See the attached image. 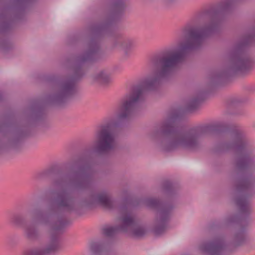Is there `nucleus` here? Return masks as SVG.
I'll use <instances>...</instances> for the list:
<instances>
[{"instance_id": "nucleus-8", "label": "nucleus", "mask_w": 255, "mask_h": 255, "mask_svg": "<svg viewBox=\"0 0 255 255\" xmlns=\"http://www.w3.org/2000/svg\"><path fill=\"white\" fill-rule=\"evenodd\" d=\"M27 8V0H10L0 10V50L4 51L10 47L4 33L24 19Z\"/></svg>"}, {"instance_id": "nucleus-20", "label": "nucleus", "mask_w": 255, "mask_h": 255, "mask_svg": "<svg viewBox=\"0 0 255 255\" xmlns=\"http://www.w3.org/2000/svg\"><path fill=\"white\" fill-rule=\"evenodd\" d=\"M115 8L118 10H123L124 8L123 0H115Z\"/></svg>"}, {"instance_id": "nucleus-14", "label": "nucleus", "mask_w": 255, "mask_h": 255, "mask_svg": "<svg viewBox=\"0 0 255 255\" xmlns=\"http://www.w3.org/2000/svg\"><path fill=\"white\" fill-rule=\"evenodd\" d=\"M91 249L95 255H107L106 247L102 244L94 243L91 245Z\"/></svg>"}, {"instance_id": "nucleus-7", "label": "nucleus", "mask_w": 255, "mask_h": 255, "mask_svg": "<svg viewBox=\"0 0 255 255\" xmlns=\"http://www.w3.org/2000/svg\"><path fill=\"white\" fill-rule=\"evenodd\" d=\"M32 214L35 220L49 226L55 234L51 235L48 242L33 249L24 250L22 255H48L54 252L59 247L57 233L66 226L67 222L63 218H59L55 212L45 213L40 209H35Z\"/></svg>"}, {"instance_id": "nucleus-10", "label": "nucleus", "mask_w": 255, "mask_h": 255, "mask_svg": "<svg viewBox=\"0 0 255 255\" xmlns=\"http://www.w3.org/2000/svg\"><path fill=\"white\" fill-rule=\"evenodd\" d=\"M124 210H126V214L121 218V226L119 229L122 232L128 233L135 238L143 236L147 231L145 227L139 224L128 207L122 209V211Z\"/></svg>"}, {"instance_id": "nucleus-4", "label": "nucleus", "mask_w": 255, "mask_h": 255, "mask_svg": "<svg viewBox=\"0 0 255 255\" xmlns=\"http://www.w3.org/2000/svg\"><path fill=\"white\" fill-rule=\"evenodd\" d=\"M92 174V169L87 163H75L69 173L60 175L54 179L52 183L54 189L50 190L49 193L57 196L55 212L58 210L65 211L76 210L77 204L75 200L66 187L70 185L79 188L88 186L91 181Z\"/></svg>"}, {"instance_id": "nucleus-18", "label": "nucleus", "mask_w": 255, "mask_h": 255, "mask_svg": "<svg viewBox=\"0 0 255 255\" xmlns=\"http://www.w3.org/2000/svg\"><path fill=\"white\" fill-rule=\"evenodd\" d=\"M133 41L131 39H128L124 40L122 42V47L125 50L127 51L132 46Z\"/></svg>"}, {"instance_id": "nucleus-5", "label": "nucleus", "mask_w": 255, "mask_h": 255, "mask_svg": "<svg viewBox=\"0 0 255 255\" xmlns=\"http://www.w3.org/2000/svg\"><path fill=\"white\" fill-rule=\"evenodd\" d=\"M99 41L94 38L88 43V48L77 58L78 65L74 68V73L71 76H64L56 82V90L54 93L48 97L51 103L60 104L75 94L77 91V82L84 74L82 64L86 61L96 59L99 54Z\"/></svg>"}, {"instance_id": "nucleus-21", "label": "nucleus", "mask_w": 255, "mask_h": 255, "mask_svg": "<svg viewBox=\"0 0 255 255\" xmlns=\"http://www.w3.org/2000/svg\"><path fill=\"white\" fill-rule=\"evenodd\" d=\"M106 26L105 25H100L97 28L96 31L98 33H101L104 31V30L106 29Z\"/></svg>"}, {"instance_id": "nucleus-11", "label": "nucleus", "mask_w": 255, "mask_h": 255, "mask_svg": "<svg viewBox=\"0 0 255 255\" xmlns=\"http://www.w3.org/2000/svg\"><path fill=\"white\" fill-rule=\"evenodd\" d=\"M90 204L98 205L107 209H112L115 206L114 201L112 200L107 192L92 195L91 197Z\"/></svg>"}, {"instance_id": "nucleus-22", "label": "nucleus", "mask_w": 255, "mask_h": 255, "mask_svg": "<svg viewBox=\"0 0 255 255\" xmlns=\"http://www.w3.org/2000/svg\"><path fill=\"white\" fill-rule=\"evenodd\" d=\"M217 76L219 77H221L223 76V75L222 74H220V75H218Z\"/></svg>"}, {"instance_id": "nucleus-1", "label": "nucleus", "mask_w": 255, "mask_h": 255, "mask_svg": "<svg viewBox=\"0 0 255 255\" xmlns=\"http://www.w3.org/2000/svg\"><path fill=\"white\" fill-rule=\"evenodd\" d=\"M203 42H180L177 49L170 50L152 60V64L159 67V70L153 76L145 78L140 85L134 86L132 91L122 100L117 113V121H111L102 127L97 134L95 145L97 153H105L115 148L120 122L128 119L133 115L137 104L143 99L144 91L155 89L174 68L185 60L190 51L199 48Z\"/></svg>"}, {"instance_id": "nucleus-13", "label": "nucleus", "mask_w": 255, "mask_h": 255, "mask_svg": "<svg viewBox=\"0 0 255 255\" xmlns=\"http://www.w3.org/2000/svg\"><path fill=\"white\" fill-rule=\"evenodd\" d=\"M94 80L103 85H106L111 81L110 76L105 71H101L94 77Z\"/></svg>"}, {"instance_id": "nucleus-9", "label": "nucleus", "mask_w": 255, "mask_h": 255, "mask_svg": "<svg viewBox=\"0 0 255 255\" xmlns=\"http://www.w3.org/2000/svg\"><path fill=\"white\" fill-rule=\"evenodd\" d=\"M145 205L157 210L154 234L156 236L162 234L168 228L173 206L168 202H162L154 198H148L145 200Z\"/></svg>"}, {"instance_id": "nucleus-3", "label": "nucleus", "mask_w": 255, "mask_h": 255, "mask_svg": "<svg viewBox=\"0 0 255 255\" xmlns=\"http://www.w3.org/2000/svg\"><path fill=\"white\" fill-rule=\"evenodd\" d=\"M179 115L175 113L163 123L160 132L163 135L161 147L165 151H171L179 148L195 150L201 143V138L213 130L211 126H202L183 130L179 128L178 120Z\"/></svg>"}, {"instance_id": "nucleus-19", "label": "nucleus", "mask_w": 255, "mask_h": 255, "mask_svg": "<svg viewBox=\"0 0 255 255\" xmlns=\"http://www.w3.org/2000/svg\"><path fill=\"white\" fill-rule=\"evenodd\" d=\"M163 187L165 190L167 192L172 191L174 189V185L169 181H166L164 182L163 184Z\"/></svg>"}, {"instance_id": "nucleus-2", "label": "nucleus", "mask_w": 255, "mask_h": 255, "mask_svg": "<svg viewBox=\"0 0 255 255\" xmlns=\"http://www.w3.org/2000/svg\"><path fill=\"white\" fill-rule=\"evenodd\" d=\"M216 128L223 133L225 140L216 144L215 151L233 152L240 155L233 165L235 202L242 214L248 215L252 211L249 197L255 188V175L249 174L250 167L255 164V146L239 127L231 128L220 123Z\"/></svg>"}, {"instance_id": "nucleus-16", "label": "nucleus", "mask_w": 255, "mask_h": 255, "mask_svg": "<svg viewBox=\"0 0 255 255\" xmlns=\"http://www.w3.org/2000/svg\"><path fill=\"white\" fill-rule=\"evenodd\" d=\"M9 222L11 224L19 225L21 223V217L17 214H14L9 218Z\"/></svg>"}, {"instance_id": "nucleus-12", "label": "nucleus", "mask_w": 255, "mask_h": 255, "mask_svg": "<svg viewBox=\"0 0 255 255\" xmlns=\"http://www.w3.org/2000/svg\"><path fill=\"white\" fill-rule=\"evenodd\" d=\"M26 237L30 240H35L39 237V231L37 227L34 224L27 225L24 228Z\"/></svg>"}, {"instance_id": "nucleus-17", "label": "nucleus", "mask_w": 255, "mask_h": 255, "mask_svg": "<svg viewBox=\"0 0 255 255\" xmlns=\"http://www.w3.org/2000/svg\"><path fill=\"white\" fill-rule=\"evenodd\" d=\"M200 100L198 98H195L192 99L190 101L188 106V109L190 111H193L195 110L199 104Z\"/></svg>"}, {"instance_id": "nucleus-6", "label": "nucleus", "mask_w": 255, "mask_h": 255, "mask_svg": "<svg viewBox=\"0 0 255 255\" xmlns=\"http://www.w3.org/2000/svg\"><path fill=\"white\" fill-rule=\"evenodd\" d=\"M244 221L237 216H232L226 219V225H232L236 232L233 238L229 239L222 234L215 235L211 239L203 243L200 250L206 255H223L227 251L233 247L240 246L245 240V226Z\"/></svg>"}, {"instance_id": "nucleus-15", "label": "nucleus", "mask_w": 255, "mask_h": 255, "mask_svg": "<svg viewBox=\"0 0 255 255\" xmlns=\"http://www.w3.org/2000/svg\"><path fill=\"white\" fill-rule=\"evenodd\" d=\"M121 224L117 227H108L104 228L103 233L107 237H112L116 234L118 232H122L119 228L121 227Z\"/></svg>"}]
</instances>
